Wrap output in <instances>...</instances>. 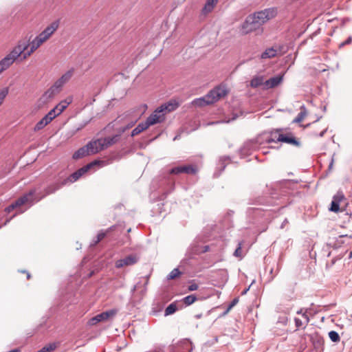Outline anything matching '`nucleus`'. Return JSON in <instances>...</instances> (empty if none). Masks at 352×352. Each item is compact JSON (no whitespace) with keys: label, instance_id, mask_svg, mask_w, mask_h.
Segmentation results:
<instances>
[{"label":"nucleus","instance_id":"f257e3e1","mask_svg":"<svg viewBox=\"0 0 352 352\" xmlns=\"http://www.w3.org/2000/svg\"><path fill=\"white\" fill-rule=\"evenodd\" d=\"M28 44L24 41H19L17 45L0 60V74L8 69L16 60H24L23 52L28 50Z\"/></svg>","mask_w":352,"mask_h":352},{"label":"nucleus","instance_id":"f03ea898","mask_svg":"<svg viewBox=\"0 0 352 352\" xmlns=\"http://www.w3.org/2000/svg\"><path fill=\"white\" fill-rule=\"evenodd\" d=\"M119 138L120 135H116L113 137L100 138L95 141L90 142L87 144L89 151V153L95 154L111 146V145L116 144L119 140Z\"/></svg>","mask_w":352,"mask_h":352},{"label":"nucleus","instance_id":"7ed1b4c3","mask_svg":"<svg viewBox=\"0 0 352 352\" xmlns=\"http://www.w3.org/2000/svg\"><path fill=\"white\" fill-rule=\"evenodd\" d=\"M74 72V68H71L65 72L58 79L55 81L54 85L48 89L46 94H48L49 96H51L60 93L63 86L72 79Z\"/></svg>","mask_w":352,"mask_h":352},{"label":"nucleus","instance_id":"20e7f679","mask_svg":"<svg viewBox=\"0 0 352 352\" xmlns=\"http://www.w3.org/2000/svg\"><path fill=\"white\" fill-rule=\"evenodd\" d=\"M324 340L322 336L315 331L309 334V352H323Z\"/></svg>","mask_w":352,"mask_h":352},{"label":"nucleus","instance_id":"39448f33","mask_svg":"<svg viewBox=\"0 0 352 352\" xmlns=\"http://www.w3.org/2000/svg\"><path fill=\"white\" fill-rule=\"evenodd\" d=\"M228 94V91L225 85L217 86L206 94L207 102L212 104L226 97Z\"/></svg>","mask_w":352,"mask_h":352},{"label":"nucleus","instance_id":"423d86ee","mask_svg":"<svg viewBox=\"0 0 352 352\" xmlns=\"http://www.w3.org/2000/svg\"><path fill=\"white\" fill-rule=\"evenodd\" d=\"M36 191V190L35 188L30 190L27 194L19 197L15 202L8 206L5 209V211L9 213L18 207H20L27 203L32 202L34 200V196Z\"/></svg>","mask_w":352,"mask_h":352},{"label":"nucleus","instance_id":"0eeeda50","mask_svg":"<svg viewBox=\"0 0 352 352\" xmlns=\"http://www.w3.org/2000/svg\"><path fill=\"white\" fill-rule=\"evenodd\" d=\"M103 162L95 160L86 166L80 168L74 173H72L67 179V181L69 182H74L77 181L81 176H82L85 173H87L90 168L96 165H102Z\"/></svg>","mask_w":352,"mask_h":352},{"label":"nucleus","instance_id":"6e6552de","mask_svg":"<svg viewBox=\"0 0 352 352\" xmlns=\"http://www.w3.org/2000/svg\"><path fill=\"white\" fill-rule=\"evenodd\" d=\"M277 14V10L275 8H268L260 12H255L253 16L256 17V19L261 22L262 25L267 21L274 18Z\"/></svg>","mask_w":352,"mask_h":352},{"label":"nucleus","instance_id":"1a4fd4ad","mask_svg":"<svg viewBox=\"0 0 352 352\" xmlns=\"http://www.w3.org/2000/svg\"><path fill=\"white\" fill-rule=\"evenodd\" d=\"M117 314V310L116 309H110L106 311H104L100 314L96 315V316L91 318L88 321V324L90 326H94L100 322L107 321L110 319H112Z\"/></svg>","mask_w":352,"mask_h":352},{"label":"nucleus","instance_id":"9d476101","mask_svg":"<svg viewBox=\"0 0 352 352\" xmlns=\"http://www.w3.org/2000/svg\"><path fill=\"white\" fill-rule=\"evenodd\" d=\"M261 26V22H258L253 14L247 17L245 21L242 25L243 32L244 34H248L253 31L256 30Z\"/></svg>","mask_w":352,"mask_h":352},{"label":"nucleus","instance_id":"9b49d317","mask_svg":"<svg viewBox=\"0 0 352 352\" xmlns=\"http://www.w3.org/2000/svg\"><path fill=\"white\" fill-rule=\"evenodd\" d=\"M25 41V40H23ZM25 42L28 44V47H30L29 50H26L23 52V59L25 60L28 57H30L41 45L44 43L43 40L38 36H36L32 41L29 43L28 41Z\"/></svg>","mask_w":352,"mask_h":352},{"label":"nucleus","instance_id":"f8f14e48","mask_svg":"<svg viewBox=\"0 0 352 352\" xmlns=\"http://www.w3.org/2000/svg\"><path fill=\"white\" fill-rule=\"evenodd\" d=\"M164 120V113L158 107L146 120L148 126L162 122Z\"/></svg>","mask_w":352,"mask_h":352},{"label":"nucleus","instance_id":"ddd939ff","mask_svg":"<svg viewBox=\"0 0 352 352\" xmlns=\"http://www.w3.org/2000/svg\"><path fill=\"white\" fill-rule=\"evenodd\" d=\"M137 262V258L135 256L129 255L124 258L116 261L115 266L116 268H121L124 266H128L135 264Z\"/></svg>","mask_w":352,"mask_h":352},{"label":"nucleus","instance_id":"4468645a","mask_svg":"<svg viewBox=\"0 0 352 352\" xmlns=\"http://www.w3.org/2000/svg\"><path fill=\"white\" fill-rule=\"evenodd\" d=\"M179 107V103L175 100H170L165 104H163L160 107V111H162L164 115L167 113L171 112L175 110Z\"/></svg>","mask_w":352,"mask_h":352},{"label":"nucleus","instance_id":"2eb2a0df","mask_svg":"<svg viewBox=\"0 0 352 352\" xmlns=\"http://www.w3.org/2000/svg\"><path fill=\"white\" fill-rule=\"evenodd\" d=\"M283 80L282 76H278L267 80L264 82V87L266 89L273 88L278 85Z\"/></svg>","mask_w":352,"mask_h":352},{"label":"nucleus","instance_id":"dca6fc26","mask_svg":"<svg viewBox=\"0 0 352 352\" xmlns=\"http://www.w3.org/2000/svg\"><path fill=\"white\" fill-rule=\"evenodd\" d=\"M278 50L276 47H270L266 49L261 56L263 59L272 58L277 56Z\"/></svg>","mask_w":352,"mask_h":352},{"label":"nucleus","instance_id":"f3484780","mask_svg":"<svg viewBox=\"0 0 352 352\" xmlns=\"http://www.w3.org/2000/svg\"><path fill=\"white\" fill-rule=\"evenodd\" d=\"M115 226H111L109 228L105 231H100L97 236L96 241H93L91 243V245L95 246L99 242H100L110 232L114 230Z\"/></svg>","mask_w":352,"mask_h":352},{"label":"nucleus","instance_id":"a211bd4d","mask_svg":"<svg viewBox=\"0 0 352 352\" xmlns=\"http://www.w3.org/2000/svg\"><path fill=\"white\" fill-rule=\"evenodd\" d=\"M91 155V154L89 153V151L87 145H86L85 146L82 147V148H79L78 151H76L73 154V158L74 160H78L80 158H82V157H83L86 155Z\"/></svg>","mask_w":352,"mask_h":352},{"label":"nucleus","instance_id":"6ab92c4d","mask_svg":"<svg viewBox=\"0 0 352 352\" xmlns=\"http://www.w3.org/2000/svg\"><path fill=\"white\" fill-rule=\"evenodd\" d=\"M218 1L219 0H208L202 9V13L206 15L211 12Z\"/></svg>","mask_w":352,"mask_h":352},{"label":"nucleus","instance_id":"aec40b11","mask_svg":"<svg viewBox=\"0 0 352 352\" xmlns=\"http://www.w3.org/2000/svg\"><path fill=\"white\" fill-rule=\"evenodd\" d=\"M280 142H285L287 144H293L295 146H298V142L296 140V138L292 136L291 134L287 135H285L283 134L282 136H279Z\"/></svg>","mask_w":352,"mask_h":352},{"label":"nucleus","instance_id":"412c9836","mask_svg":"<svg viewBox=\"0 0 352 352\" xmlns=\"http://www.w3.org/2000/svg\"><path fill=\"white\" fill-rule=\"evenodd\" d=\"M149 127L148 124L146 123V122H142V123H140L131 132V136L133 137V136H135L137 135H138L139 133H140L141 132L144 131V130H146V129H148Z\"/></svg>","mask_w":352,"mask_h":352},{"label":"nucleus","instance_id":"4be33fe9","mask_svg":"<svg viewBox=\"0 0 352 352\" xmlns=\"http://www.w3.org/2000/svg\"><path fill=\"white\" fill-rule=\"evenodd\" d=\"M58 346V342L50 343L43 346L41 350L38 351L37 352H53Z\"/></svg>","mask_w":352,"mask_h":352},{"label":"nucleus","instance_id":"5701e85b","mask_svg":"<svg viewBox=\"0 0 352 352\" xmlns=\"http://www.w3.org/2000/svg\"><path fill=\"white\" fill-rule=\"evenodd\" d=\"M264 78L263 76L254 77L250 81V85L252 87L256 88L262 85H264Z\"/></svg>","mask_w":352,"mask_h":352},{"label":"nucleus","instance_id":"b1692460","mask_svg":"<svg viewBox=\"0 0 352 352\" xmlns=\"http://www.w3.org/2000/svg\"><path fill=\"white\" fill-rule=\"evenodd\" d=\"M280 131V129H277L275 131L271 132L270 136L268 138L267 142L268 143L280 142L278 138H279V136H282L283 135V134L279 133Z\"/></svg>","mask_w":352,"mask_h":352},{"label":"nucleus","instance_id":"393cba45","mask_svg":"<svg viewBox=\"0 0 352 352\" xmlns=\"http://www.w3.org/2000/svg\"><path fill=\"white\" fill-rule=\"evenodd\" d=\"M59 22L58 21H55L47 25L45 28V30H46L50 34V35L52 36L57 30Z\"/></svg>","mask_w":352,"mask_h":352},{"label":"nucleus","instance_id":"a878e982","mask_svg":"<svg viewBox=\"0 0 352 352\" xmlns=\"http://www.w3.org/2000/svg\"><path fill=\"white\" fill-rule=\"evenodd\" d=\"M208 100H206V95L204 97L196 98L192 101V104L197 107H204L206 105H209L210 103H208Z\"/></svg>","mask_w":352,"mask_h":352},{"label":"nucleus","instance_id":"bb28decb","mask_svg":"<svg viewBox=\"0 0 352 352\" xmlns=\"http://www.w3.org/2000/svg\"><path fill=\"white\" fill-rule=\"evenodd\" d=\"M197 297L192 294V295H189L188 296H186L184 297L182 301L186 305V306H189V305H191L192 304H193L196 300H197Z\"/></svg>","mask_w":352,"mask_h":352},{"label":"nucleus","instance_id":"cd10ccee","mask_svg":"<svg viewBox=\"0 0 352 352\" xmlns=\"http://www.w3.org/2000/svg\"><path fill=\"white\" fill-rule=\"evenodd\" d=\"M197 171V168L192 165L183 166V173H187L190 175L196 174Z\"/></svg>","mask_w":352,"mask_h":352},{"label":"nucleus","instance_id":"c85d7f7f","mask_svg":"<svg viewBox=\"0 0 352 352\" xmlns=\"http://www.w3.org/2000/svg\"><path fill=\"white\" fill-rule=\"evenodd\" d=\"M177 311V306L175 302L170 304L165 309V315L168 316L174 314Z\"/></svg>","mask_w":352,"mask_h":352},{"label":"nucleus","instance_id":"c756f323","mask_svg":"<svg viewBox=\"0 0 352 352\" xmlns=\"http://www.w3.org/2000/svg\"><path fill=\"white\" fill-rule=\"evenodd\" d=\"M344 199V194L338 191L333 197V201L337 203L340 206V204L342 201Z\"/></svg>","mask_w":352,"mask_h":352},{"label":"nucleus","instance_id":"7c9ffc66","mask_svg":"<svg viewBox=\"0 0 352 352\" xmlns=\"http://www.w3.org/2000/svg\"><path fill=\"white\" fill-rule=\"evenodd\" d=\"M181 274V272L177 268L173 269L170 274L168 275V279L172 280L178 278Z\"/></svg>","mask_w":352,"mask_h":352},{"label":"nucleus","instance_id":"2f4dec72","mask_svg":"<svg viewBox=\"0 0 352 352\" xmlns=\"http://www.w3.org/2000/svg\"><path fill=\"white\" fill-rule=\"evenodd\" d=\"M59 188H60V186L58 184H52V185L48 186L45 189V191L46 192V195H50V194H52V193L54 192Z\"/></svg>","mask_w":352,"mask_h":352},{"label":"nucleus","instance_id":"473e14b6","mask_svg":"<svg viewBox=\"0 0 352 352\" xmlns=\"http://www.w3.org/2000/svg\"><path fill=\"white\" fill-rule=\"evenodd\" d=\"M329 337L331 339V340L333 342H337L340 340V336L338 333V332L335 331H331L329 333Z\"/></svg>","mask_w":352,"mask_h":352},{"label":"nucleus","instance_id":"72a5a7b5","mask_svg":"<svg viewBox=\"0 0 352 352\" xmlns=\"http://www.w3.org/2000/svg\"><path fill=\"white\" fill-rule=\"evenodd\" d=\"M8 94V88L4 87L0 90V106L3 103L5 98Z\"/></svg>","mask_w":352,"mask_h":352},{"label":"nucleus","instance_id":"f704fd0d","mask_svg":"<svg viewBox=\"0 0 352 352\" xmlns=\"http://www.w3.org/2000/svg\"><path fill=\"white\" fill-rule=\"evenodd\" d=\"M45 126H47L46 123H45L44 120L43 119H41L34 126V131H38L43 129Z\"/></svg>","mask_w":352,"mask_h":352},{"label":"nucleus","instance_id":"c9c22d12","mask_svg":"<svg viewBox=\"0 0 352 352\" xmlns=\"http://www.w3.org/2000/svg\"><path fill=\"white\" fill-rule=\"evenodd\" d=\"M45 43L52 36L50 35V34L46 31L43 30L38 35Z\"/></svg>","mask_w":352,"mask_h":352},{"label":"nucleus","instance_id":"e433bc0d","mask_svg":"<svg viewBox=\"0 0 352 352\" xmlns=\"http://www.w3.org/2000/svg\"><path fill=\"white\" fill-rule=\"evenodd\" d=\"M45 43L52 36L50 35V34L46 31L43 30L38 35Z\"/></svg>","mask_w":352,"mask_h":352},{"label":"nucleus","instance_id":"4c0bfd02","mask_svg":"<svg viewBox=\"0 0 352 352\" xmlns=\"http://www.w3.org/2000/svg\"><path fill=\"white\" fill-rule=\"evenodd\" d=\"M305 116H306V112L304 110V111H301L296 118H294V120H293V122L300 123L302 120H303Z\"/></svg>","mask_w":352,"mask_h":352},{"label":"nucleus","instance_id":"58836bf2","mask_svg":"<svg viewBox=\"0 0 352 352\" xmlns=\"http://www.w3.org/2000/svg\"><path fill=\"white\" fill-rule=\"evenodd\" d=\"M241 248H242V242H240V243H239L238 247H237V248L235 250V251L234 252V255L236 257H239V258H241L242 257Z\"/></svg>","mask_w":352,"mask_h":352},{"label":"nucleus","instance_id":"ea45409f","mask_svg":"<svg viewBox=\"0 0 352 352\" xmlns=\"http://www.w3.org/2000/svg\"><path fill=\"white\" fill-rule=\"evenodd\" d=\"M169 173H170V174H172V175H177V174L183 173V166L175 167V168H172Z\"/></svg>","mask_w":352,"mask_h":352},{"label":"nucleus","instance_id":"a19ab883","mask_svg":"<svg viewBox=\"0 0 352 352\" xmlns=\"http://www.w3.org/2000/svg\"><path fill=\"white\" fill-rule=\"evenodd\" d=\"M329 210L335 212H338L340 210V206L332 200Z\"/></svg>","mask_w":352,"mask_h":352},{"label":"nucleus","instance_id":"79ce46f5","mask_svg":"<svg viewBox=\"0 0 352 352\" xmlns=\"http://www.w3.org/2000/svg\"><path fill=\"white\" fill-rule=\"evenodd\" d=\"M48 117H50L52 120L59 116L60 114L57 113L55 108H53L52 110H50L48 113L47 114Z\"/></svg>","mask_w":352,"mask_h":352},{"label":"nucleus","instance_id":"37998d69","mask_svg":"<svg viewBox=\"0 0 352 352\" xmlns=\"http://www.w3.org/2000/svg\"><path fill=\"white\" fill-rule=\"evenodd\" d=\"M72 102V98L71 97H69L65 100L60 101L59 103H60L63 106V108L66 109Z\"/></svg>","mask_w":352,"mask_h":352},{"label":"nucleus","instance_id":"c03bdc74","mask_svg":"<svg viewBox=\"0 0 352 352\" xmlns=\"http://www.w3.org/2000/svg\"><path fill=\"white\" fill-rule=\"evenodd\" d=\"M239 302V299L238 298H234L233 299V300L231 302V303L229 305L226 311V314L228 313L231 309L234 307Z\"/></svg>","mask_w":352,"mask_h":352},{"label":"nucleus","instance_id":"a18cd8bd","mask_svg":"<svg viewBox=\"0 0 352 352\" xmlns=\"http://www.w3.org/2000/svg\"><path fill=\"white\" fill-rule=\"evenodd\" d=\"M199 288V286L197 284L195 283H191L188 287V291L190 292H192V291H195V290H197Z\"/></svg>","mask_w":352,"mask_h":352},{"label":"nucleus","instance_id":"49530a36","mask_svg":"<svg viewBox=\"0 0 352 352\" xmlns=\"http://www.w3.org/2000/svg\"><path fill=\"white\" fill-rule=\"evenodd\" d=\"M57 111L58 113L60 114L65 109L63 108V106L58 103L55 107H54Z\"/></svg>","mask_w":352,"mask_h":352},{"label":"nucleus","instance_id":"de8ad7c7","mask_svg":"<svg viewBox=\"0 0 352 352\" xmlns=\"http://www.w3.org/2000/svg\"><path fill=\"white\" fill-rule=\"evenodd\" d=\"M135 124V122H131L126 127L121 129V132L124 133L126 129L131 128Z\"/></svg>","mask_w":352,"mask_h":352},{"label":"nucleus","instance_id":"09e8293b","mask_svg":"<svg viewBox=\"0 0 352 352\" xmlns=\"http://www.w3.org/2000/svg\"><path fill=\"white\" fill-rule=\"evenodd\" d=\"M352 41V38L351 36H349L344 42L342 43L340 45V47L345 45H348V44H350Z\"/></svg>","mask_w":352,"mask_h":352},{"label":"nucleus","instance_id":"8fccbe9b","mask_svg":"<svg viewBox=\"0 0 352 352\" xmlns=\"http://www.w3.org/2000/svg\"><path fill=\"white\" fill-rule=\"evenodd\" d=\"M42 119L44 120L47 125L52 121V120L48 117L47 115H45Z\"/></svg>","mask_w":352,"mask_h":352},{"label":"nucleus","instance_id":"3c124183","mask_svg":"<svg viewBox=\"0 0 352 352\" xmlns=\"http://www.w3.org/2000/svg\"><path fill=\"white\" fill-rule=\"evenodd\" d=\"M42 119L44 120L47 125L52 121V120L48 117L47 115H45Z\"/></svg>","mask_w":352,"mask_h":352},{"label":"nucleus","instance_id":"603ef678","mask_svg":"<svg viewBox=\"0 0 352 352\" xmlns=\"http://www.w3.org/2000/svg\"><path fill=\"white\" fill-rule=\"evenodd\" d=\"M295 322L297 327H300L302 325V321L298 318H295Z\"/></svg>","mask_w":352,"mask_h":352},{"label":"nucleus","instance_id":"864d4df0","mask_svg":"<svg viewBox=\"0 0 352 352\" xmlns=\"http://www.w3.org/2000/svg\"><path fill=\"white\" fill-rule=\"evenodd\" d=\"M327 131V128L323 129L320 133V134L318 135L319 136L322 137L323 136V135L324 134V133Z\"/></svg>","mask_w":352,"mask_h":352},{"label":"nucleus","instance_id":"5fc2aeb1","mask_svg":"<svg viewBox=\"0 0 352 352\" xmlns=\"http://www.w3.org/2000/svg\"><path fill=\"white\" fill-rule=\"evenodd\" d=\"M321 117H322V115L316 116V118H314L315 119H314V122L318 121Z\"/></svg>","mask_w":352,"mask_h":352},{"label":"nucleus","instance_id":"6e6d98bb","mask_svg":"<svg viewBox=\"0 0 352 352\" xmlns=\"http://www.w3.org/2000/svg\"><path fill=\"white\" fill-rule=\"evenodd\" d=\"M333 160L332 159L330 164H329V169H331L332 167H333Z\"/></svg>","mask_w":352,"mask_h":352},{"label":"nucleus","instance_id":"4d7b16f0","mask_svg":"<svg viewBox=\"0 0 352 352\" xmlns=\"http://www.w3.org/2000/svg\"><path fill=\"white\" fill-rule=\"evenodd\" d=\"M9 352H19V349H14V350H12Z\"/></svg>","mask_w":352,"mask_h":352},{"label":"nucleus","instance_id":"13d9d810","mask_svg":"<svg viewBox=\"0 0 352 352\" xmlns=\"http://www.w3.org/2000/svg\"><path fill=\"white\" fill-rule=\"evenodd\" d=\"M27 278H28V279H30V274H27Z\"/></svg>","mask_w":352,"mask_h":352},{"label":"nucleus","instance_id":"bf43d9fd","mask_svg":"<svg viewBox=\"0 0 352 352\" xmlns=\"http://www.w3.org/2000/svg\"><path fill=\"white\" fill-rule=\"evenodd\" d=\"M352 257V251L351 252L350 254H349V258H351Z\"/></svg>","mask_w":352,"mask_h":352}]
</instances>
